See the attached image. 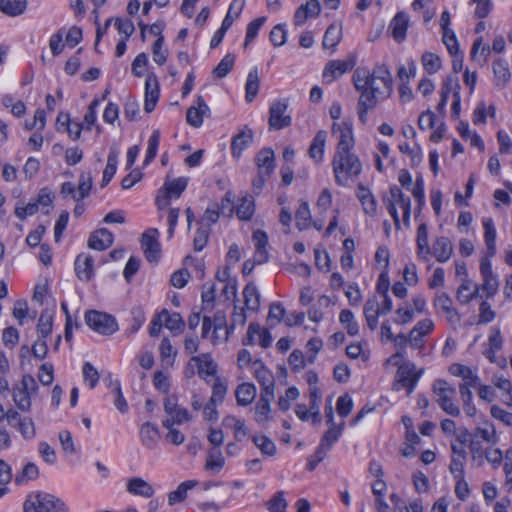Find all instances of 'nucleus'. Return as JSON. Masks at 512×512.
Here are the masks:
<instances>
[{
	"instance_id": "e433bc0d",
	"label": "nucleus",
	"mask_w": 512,
	"mask_h": 512,
	"mask_svg": "<svg viewBox=\"0 0 512 512\" xmlns=\"http://www.w3.org/2000/svg\"><path fill=\"white\" fill-rule=\"evenodd\" d=\"M342 31L341 28L336 26L335 24H331L327 30L325 31L322 46L325 49L331 48L335 49L336 46L341 41Z\"/></svg>"
},
{
	"instance_id": "c03bdc74",
	"label": "nucleus",
	"mask_w": 512,
	"mask_h": 512,
	"mask_svg": "<svg viewBox=\"0 0 512 512\" xmlns=\"http://www.w3.org/2000/svg\"><path fill=\"white\" fill-rule=\"evenodd\" d=\"M421 62L428 74H435L442 66L440 57L432 52L423 53Z\"/></svg>"
},
{
	"instance_id": "423d86ee",
	"label": "nucleus",
	"mask_w": 512,
	"mask_h": 512,
	"mask_svg": "<svg viewBox=\"0 0 512 512\" xmlns=\"http://www.w3.org/2000/svg\"><path fill=\"white\" fill-rule=\"evenodd\" d=\"M288 104L284 100H279L270 106L269 109V127L274 130H281L289 127L292 123L291 116L286 114Z\"/></svg>"
},
{
	"instance_id": "393cba45",
	"label": "nucleus",
	"mask_w": 512,
	"mask_h": 512,
	"mask_svg": "<svg viewBox=\"0 0 512 512\" xmlns=\"http://www.w3.org/2000/svg\"><path fill=\"white\" fill-rule=\"evenodd\" d=\"M127 491L133 495L151 498L155 491L152 485L140 477H134L127 482Z\"/></svg>"
},
{
	"instance_id": "6e6552de",
	"label": "nucleus",
	"mask_w": 512,
	"mask_h": 512,
	"mask_svg": "<svg viewBox=\"0 0 512 512\" xmlns=\"http://www.w3.org/2000/svg\"><path fill=\"white\" fill-rule=\"evenodd\" d=\"M159 232L156 228L146 230L141 237V247L149 262H157L160 258Z\"/></svg>"
},
{
	"instance_id": "338daca9",
	"label": "nucleus",
	"mask_w": 512,
	"mask_h": 512,
	"mask_svg": "<svg viewBox=\"0 0 512 512\" xmlns=\"http://www.w3.org/2000/svg\"><path fill=\"white\" fill-rule=\"evenodd\" d=\"M299 397V391L296 387H290L286 390L285 395L281 396L278 400V407L282 411H287L291 402Z\"/></svg>"
},
{
	"instance_id": "09e8293b",
	"label": "nucleus",
	"mask_w": 512,
	"mask_h": 512,
	"mask_svg": "<svg viewBox=\"0 0 512 512\" xmlns=\"http://www.w3.org/2000/svg\"><path fill=\"white\" fill-rule=\"evenodd\" d=\"M344 425L345 422L341 421L338 425L329 426V429L324 433L321 439V443L331 448L342 435Z\"/></svg>"
},
{
	"instance_id": "4c0bfd02",
	"label": "nucleus",
	"mask_w": 512,
	"mask_h": 512,
	"mask_svg": "<svg viewBox=\"0 0 512 512\" xmlns=\"http://www.w3.org/2000/svg\"><path fill=\"white\" fill-rule=\"evenodd\" d=\"M475 437H480L483 441L490 445H495L498 442L496 429L492 423L486 422L484 426H478L474 431Z\"/></svg>"
},
{
	"instance_id": "5fc2aeb1",
	"label": "nucleus",
	"mask_w": 512,
	"mask_h": 512,
	"mask_svg": "<svg viewBox=\"0 0 512 512\" xmlns=\"http://www.w3.org/2000/svg\"><path fill=\"white\" fill-rule=\"evenodd\" d=\"M211 319L213 322V334L211 336V341L213 344H217L220 340L218 331L226 327V314L224 311H217Z\"/></svg>"
},
{
	"instance_id": "79ce46f5",
	"label": "nucleus",
	"mask_w": 512,
	"mask_h": 512,
	"mask_svg": "<svg viewBox=\"0 0 512 512\" xmlns=\"http://www.w3.org/2000/svg\"><path fill=\"white\" fill-rule=\"evenodd\" d=\"M235 55L232 53H228L224 56V58L219 62V64L214 68L213 75L216 78H224L229 72L232 70L235 63Z\"/></svg>"
},
{
	"instance_id": "ea45409f",
	"label": "nucleus",
	"mask_w": 512,
	"mask_h": 512,
	"mask_svg": "<svg viewBox=\"0 0 512 512\" xmlns=\"http://www.w3.org/2000/svg\"><path fill=\"white\" fill-rule=\"evenodd\" d=\"M260 86V80L257 69H253L248 73L247 81H246V100L247 102H252L256 97Z\"/></svg>"
},
{
	"instance_id": "e2e57ef3",
	"label": "nucleus",
	"mask_w": 512,
	"mask_h": 512,
	"mask_svg": "<svg viewBox=\"0 0 512 512\" xmlns=\"http://www.w3.org/2000/svg\"><path fill=\"white\" fill-rule=\"evenodd\" d=\"M159 350L161 360L167 361L170 365H172L177 351L173 349V346L168 338L165 337L161 340Z\"/></svg>"
},
{
	"instance_id": "7ed1b4c3",
	"label": "nucleus",
	"mask_w": 512,
	"mask_h": 512,
	"mask_svg": "<svg viewBox=\"0 0 512 512\" xmlns=\"http://www.w3.org/2000/svg\"><path fill=\"white\" fill-rule=\"evenodd\" d=\"M24 512H69L66 504L59 498L36 493L27 497L23 504Z\"/></svg>"
},
{
	"instance_id": "7c9ffc66",
	"label": "nucleus",
	"mask_w": 512,
	"mask_h": 512,
	"mask_svg": "<svg viewBox=\"0 0 512 512\" xmlns=\"http://www.w3.org/2000/svg\"><path fill=\"white\" fill-rule=\"evenodd\" d=\"M27 8L26 0H0V11L8 16H19Z\"/></svg>"
},
{
	"instance_id": "a211bd4d",
	"label": "nucleus",
	"mask_w": 512,
	"mask_h": 512,
	"mask_svg": "<svg viewBox=\"0 0 512 512\" xmlns=\"http://www.w3.org/2000/svg\"><path fill=\"white\" fill-rule=\"evenodd\" d=\"M356 196L362 204L365 214L373 217L377 213V201L370 189L363 184H359Z\"/></svg>"
},
{
	"instance_id": "1a4fd4ad",
	"label": "nucleus",
	"mask_w": 512,
	"mask_h": 512,
	"mask_svg": "<svg viewBox=\"0 0 512 512\" xmlns=\"http://www.w3.org/2000/svg\"><path fill=\"white\" fill-rule=\"evenodd\" d=\"M354 65L355 61L353 59L331 60L324 68L323 79L328 83H331L344 73L352 70Z\"/></svg>"
},
{
	"instance_id": "c9c22d12",
	"label": "nucleus",
	"mask_w": 512,
	"mask_h": 512,
	"mask_svg": "<svg viewBox=\"0 0 512 512\" xmlns=\"http://www.w3.org/2000/svg\"><path fill=\"white\" fill-rule=\"evenodd\" d=\"M479 290L480 288L476 285L474 290L471 291V282L466 280L457 289L456 298L461 304H468L479 297Z\"/></svg>"
},
{
	"instance_id": "13d9d810",
	"label": "nucleus",
	"mask_w": 512,
	"mask_h": 512,
	"mask_svg": "<svg viewBox=\"0 0 512 512\" xmlns=\"http://www.w3.org/2000/svg\"><path fill=\"white\" fill-rule=\"evenodd\" d=\"M442 41L452 56L459 53L458 40L452 29L442 30Z\"/></svg>"
},
{
	"instance_id": "a19ab883",
	"label": "nucleus",
	"mask_w": 512,
	"mask_h": 512,
	"mask_svg": "<svg viewBox=\"0 0 512 512\" xmlns=\"http://www.w3.org/2000/svg\"><path fill=\"white\" fill-rule=\"evenodd\" d=\"M415 364L408 362L400 365L397 370V383L401 386L411 382L417 376Z\"/></svg>"
},
{
	"instance_id": "6ab92c4d",
	"label": "nucleus",
	"mask_w": 512,
	"mask_h": 512,
	"mask_svg": "<svg viewBox=\"0 0 512 512\" xmlns=\"http://www.w3.org/2000/svg\"><path fill=\"white\" fill-rule=\"evenodd\" d=\"M257 172L271 175L275 169V155L271 148L261 149L255 156Z\"/></svg>"
},
{
	"instance_id": "de8ad7c7",
	"label": "nucleus",
	"mask_w": 512,
	"mask_h": 512,
	"mask_svg": "<svg viewBox=\"0 0 512 512\" xmlns=\"http://www.w3.org/2000/svg\"><path fill=\"white\" fill-rule=\"evenodd\" d=\"M93 185L92 176L90 173L83 172L79 177L78 192L75 196V201L80 202L84 198L88 197L90 190Z\"/></svg>"
},
{
	"instance_id": "20e7f679",
	"label": "nucleus",
	"mask_w": 512,
	"mask_h": 512,
	"mask_svg": "<svg viewBox=\"0 0 512 512\" xmlns=\"http://www.w3.org/2000/svg\"><path fill=\"white\" fill-rule=\"evenodd\" d=\"M433 392L437 396V403L441 409L452 417L460 415L459 407L454 404L453 397L456 393L454 387L446 380L438 379L433 383Z\"/></svg>"
},
{
	"instance_id": "69168bd1",
	"label": "nucleus",
	"mask_w": 512,
	"mask_h": 512,
	"mask_svg": "<svg viewBox=\"0 0 512 512\" xmlns=\"http://www.w3.org/2000/svg\"><path fill=\"white\" fill-rule=\"evenodd\" d=\"M211 229L200 226L195 234L193 246L195 251H201L207 245Z\"/></svg>"
},
{
	"instance_id": "0eeeda50",
	"label": "nucleus",
	"mask_w": 512,
	"mask_h": 512,
	"mask_svg": "<svg viewBox=\"0 0 512 512\" xmlns=\"http://www.w3.org/2000/svg\"><path fill=\"white\" fill-rule=\"evenodd\" d=\"M188 179L180 177L173 180H167L164 184V194L158 195L156 198V204L159 209H163L168 206L170 198H179L182 192L186 189Z\"/></svg>"
},
{
	"instance_id": "412c9836",
	"label": "nucleus",
	"mask_w": 512,
	"mask_h": 512,
	"mask_svg": "<svg viewBox=\"0 0 512 512\" xmlns=\"http://www.w3.org/2000/svg\"><path fill=\"white\" fill-rule=\"evenodd\" d=\"M450 371L453 375L459 376L463 379V383L459 386H466V388L478 387L480 379L470 367L456 364L451 367Z\"/></svg>"
},
{
	"instance_id": "052dcab7",
	"label": "nucleus",
	"mask_w": 512,
	"mask_h": 512,
	"mask_svg": "<svg viewBox=\"0 0 512 512\" xmlns=\"http://www.w3.org/2000/svg\"><path fill=\"white\" fill-rule=\"evenodd\" d=\"M285 313V308L281 303H272L267 316V321L270 323V326L273 327L275 324L280 323Z\"/></svg>"
},
{
	"instance_id": "603ef678",
	"label": "nucleus",
	"mask_w": 512,
	"mask_h": 512,
	"mask_svg": "<svg viewBox=\"0 0 512 512\" xmlns=\"http://www.w3.org/2000/svg\"><path fill=\"white\" fill-rule=\"evenodd\" d=\"M253 443L261 450L262 454L273 456L276 453V445L267 436H253Z\"/></svg>"
},
{
	"instance_id": "9b49d317",
	"label": "nucleus",
	"mask_w": 512,
	"mask_h": 512,
	"mask_svg": "<svg viewBox=\"0 0 512 512\" xmlns=\"http://www.w3.org/2000/svg\"><path fill=\"white\" fill-rule=\"evenodd\" d=\"M321 5L319 0H308L305 4L299 6L294 14V24L300 26L309 18H314L320 14Z\"/></svg>"
},
{
	"instance_id": "37998d69",
	"label": "nucleus",
	"mask_w": 512,
	"mask_h": 512,
	"mask_svg": "<svg viewBox=\"0 0 512 512\" xmlns=\"http://www.w3.org/2000/svg\"><path fill=\"white\" fill-rule=\"evenodd\" d=\"M296 226L299 230H305L310 226V208L306 201H302L296 211Z\"/></svg>"
},
{
	"instance_id": "dca6fc26",
	"label": "nucleus",
	"mask_w": 512,
	"mask_h": 512,
	"mask_svg": "<svg viewBox=\"0 0 512 512\" xmlns=\"http://www.w3.org/2000/svg\"><path fill=\"white\" fill-rule=\"evenodd\" d=\"M140 439L143 446L151 450L155 449L160 440L158 427L151 422L143 423L140 427Z\"/></svg>"
},
{
	"instance_id": "c756f323",
	"label": "nucleus",
	"mask_w": 512,
	"mask_h": 512,
	"mask_svg": "<svg viewBox=\"0 0 512 512\" xmlns=\"http://www.w3.org/2000/svg\"><path fill=\"white\" fill-rule=\"evenodd\" d=\"M244 303L247 309L258 311L260 307V294L253 283H248L243 289Z\"/></svg>"
},
{
	"instance_id": "49530a36",
	"label": "nucleus",
	"mask_w": 512,
	"mask_h": 512,
	"mask_svg": "<svg viewBox=\"0 0 512 512\" xmlns=\"http://www.w3.org/2000/svg\"><path fill=\"white\" fill-rule=\"evenodd\" d=\"M225 459L220 450H211L208 453L205 469L218 473L224 466Z\"/></svg>"
},
{
	"instance_id": "8fccbe9b",
	"label": "nucleus",
	"mask_w": 512,
	"mask_h": 512,
	"mask_svg": "<svg viewBox=\"0 0 512 512\" xmlns=\"http://www.w3.org/2000/svg\"><path fill=\"white\" fill-rule=\"evenodd\" d=\"M492 68L498 84H505L509 80L511 74L506 61L497 59L493 62Z\"/></svg>"
},
{
	"instance_id": "0e129e2a",
	"label": "nucleus",
	"mask_w": 512,
	"mask_h": 512,
	"mask_svg": "<svg viewBox=\"0 0 512 512\" xmlns=\"http://www.w3.org/2000/svg\"><path fill=\"white\" fill-rule=\"evenodd\" d=\"M163 44L164 36L160 35L152 45L153 60L159 65H163L168 56L167 51L162 49Z\"/></svg>"
},
{
	"instance_id": "4d7b16f0",
	"label": "nucleus",
	"mask_w": 512,
	"mask_h": 512,
	"mask_svg": "<svg viewBox=\"0 0 512 512\" xmlns=\"http://www.w3.org/2000/svg\"><path fill=\"white\" fill-rule=\"evenodd\" d=\"M159 142H160V132H159V130H154L148 140V148H147V153H146V157L144 160L145 165L152 162L154 160V158L156 157Z\"/></svg>"
},
{
	"instance_id": "aec40b11",
	"label": "nucleus",
	"mask_w": 512,
	"mask_h": 512,
	"mask_svg": "<svg viewBox=\"0 0 512 512\" xmlns=\"http://www.w3.org/2000/svg\"><path fill=\"white\" fill-rule=\"evenodd\" d=\"M253 141V131L247 127L241 130L231 141V153L234 157L239 158L242 152Z\"/></svg>"
},
{
	"instance_id": "58836bf2",
	"label": "nucleus",
	"mask_w": 512,
	"mask_h": 512,
	"mask_svg": "<svg viewBox=\"0 0 512 512\" xmlns=\"http://www.w3.org/2000/svg\"><path fill=\"white\" fill-rule=\"evenodd\" d=\"M246 0H233L229 6L228 12L222 22V26L224 28L229 29L233 22L240 16L242 10L244 9Z\"/></svg>"
},
{
	"instance_id": "72a5a7b5",
	"label": "nucleus",
	"mask_w": 512,
	"mask_h": 512,
	"mask_svg": "<svg viewBox=\"0 0 512 512\" xmlns=\"http://www.w3.org/2000/svg\"><path fill=\"white\" fill-rule=\"evenodd\" d=\"M238 218L242 221H248L252 218L255 210L254 199L250 195L241 198L240 203L234 207Z\"/></svg>"
},
{
	"instance_id": "5701e85b",
	"label": "nucleus",
	"mask_w": 512,
	"mask_h": 512,
	"mask_svg": "<svg viewBox=\"0 0 512 512\" xmlns=\"http://www.w3.org/2000/svg\"><path fill=\"white\" fill-rule=\"evenodd\" d=\"M390 200L395 201V205L399 204L403 210V222L406 226L409 225L410 213H411V200L406 197L402 190L398 186H392L390 188Z\"/></svg>"
},
{
	"instance_id": "bf43d9fd",
	"label": "nucleus",
	"mask_w": 512,
	"mask_h": 512,
	"mask_svg": "<svg viewBox=\"0 0 512 512\" xmlns=\"http://www.w3.org/2000/svg\"><path fill=\"white\" fill-rule=\"evenodd\" d=\"M52 326V316L46 312L41 313L37 324V331L40 334V337L45 339L49 336L52 331Z\"/></svg>"
},
{
	"instance_id": "cd10ccee",
	"label": "nucleus",
	"mask_w": 512,
	"mask_h": 512,
	"mask_svg": "<svg viewBox=\"0 0 512 512\" xmlns=\"http://www.w3.org/2000/svg\"><path fill=\"white\" fill-rule=\"evenodd\" d=\"M416 245L418 257L422 260H427L431 254V248L428 244V229L425 223L418 226Z\"/></svg>"
},
{
	"instance_id": "2eb2a0df",
	"label": "nucleus",
	"mask_w": 512,
	"mask_h": 512,
	"mask_svg": "<svg viewBox=\"0 0 512 512\" xmlns=\"http://www.w3.org/2000/svg\"><path fill=\"white\" fill-rule=\"evenodd\" d=\"M453 253V245L448 237H438L433 243L431 254L440 263L448 261Z\"/></svg>"
},
{
	"instance_id": "6e6d98bb",
	"label": "nucleus",
	"mask_w": 512,
	"mask_h": 512,
	"mask_svg": "<svg viewBox=\"0 0 512 512\" xmlns=\"http://www.w3.org/2000/svg\"><path fill=\"white\" fill-rule=\"evenodd\" d=\"M288 503L284 497V491H278L267 503L270 512H286Z\"/></svg>"
},
{
	"instance_id": "f704fd0d",
	"label": "nucleus",
	"mask_w": 512,
	"mask_h": 512,
	"mask_svg": "<svg viewBox=\"0 0 512 512\" xmlns=\"http://www.w3.org/2000/svg\"><path fill=\"white\" fill-rule=\"evenodd\" d=\"M253 368L255 377L261 387L275 384L272 372L266 368L262 360H255Z\"/></svg>"
},
{
	"instance_id": "bb28decb",
	"label": "nucleus",
	"mask_w": 512,
	"mask_h": 512,
	"mask_svg": "<svg viewBox=\"0 0 512 512\" xmlns=\"http://www.w3.org/2000/svg\"><path fill=\"white\" fill-rule=\"evenodd\" d=\"M31 393L26 388L19 386L18 384L13 385L12 397L17 408L22 412H29L31 409Z\"/></svg>"
},
{
	"instance_id": "f03ea898",
	"label": "nucleus",
	"mask_w": 512,
	"mask_h": 512,
	"mask_svg": "<svg viewBox=\"0 0 512 512\" xmlns=\"http://www.w3.org/2000/svg\"><path fill=\"white\" fill-rule=\"evenodd\" d=\"M339 132V140L332 159L335 182L345 186L349 180L357 178L362 171V163L353 152L355 139L351 122L333 123L332 132Z\"/></svg>"
},
{
	"instance_id": "4468645a",
	"label": "nucleus",
	"mask_w": 512,
	"mask_h": 512,
	"mask_svg": "<svg viewBox=\"0 0 512 512\" xmlns=\"http://www.w3.org/2000/svg\"><path fill=\"white\" fill-rule=\"evenodd\" d=\"M191 361L197 364V373L202 379L207 380V376L216 375L217 365L213 362L210 353L193 356Z\"/></svg>"
},
{
	"instance_id": "864d4df0",
	"label": "nucleus",
	"mask_w": 512,
	"mask_h": 512,
	"mask_svg": "<svg viewBox=\"0 0 512 512\" xmlns=\"http://www.w3.org/2000/svg\"><path fill=\"white\" fill-rule=\"evenodd\" d=\"M38 474V467L34 463H28L24 466L21 473L16 475L15 483L18 485H22L23 483L29 480L36 479L38 477Z\"/></svg>"
},
{
	"instance_id": "4be33fe9",
	"label": "nucleus",
	"mask_w": 512,
	"mask_h": 512,
	"mask_svg": "<svg viewBox=\"0 0 512 512\" xmlns=\"http://www.w3.org/2000/svg\"><path fill=\"white\" fill-rule=\"evenodd\" d=\"M326 138L327 132L319 130L310 144L308 155L316 163H320L323 160Z\"/></svg>"
},
{
	"instance_id": "f3484780",
	"label": "nucleus",
	"mask_w": 512,
	"mask_h": 512,
	"mask_svg": "<svg viewBox=\"0 0 512 512\" xmlns=\"http://www.w3.org/2000/svg\"><path fill=\"white\" fill-rule=\"evenodd\" d=\"M409 25V17L405 12H398L390 23L392 37L398 43H401L406 38V32Z\"/></svg>"
},
{
	"instance_id": "2f4dec72",
	"label": "nucleus",
	"mask_w": 512,
	"mask_h": 512,
	"mask_svg": "<svg viewBox=\"0 0 512 512\" xmlns=\"http://www.w3.org/2000/svg\"><path fill=\"white\" fill-rule=\"evenodd\" d=\"M483 227H484V238H485V244L487 247V254L489 257H493L496 253V245H495V239H496V231L494 227L493 220L491 218H485L483 220Z\"/></svg>"
},
{
	"instance_id": "680f3d73",
	"label": "nucleus",
	"mask_w": 512,
	"mask_h": 512,
	"mask_svg": "<svg viewBox=\"0 0 512 512\" xmlns=\"http://www.w3.org/2000/svg\"><path fill=\"white\" fill-rule=\"evenodd\" d=\"M266 18L265 17H259L251 21L247 26V32H246V38L244 43V48H247L249 43L253 41L264 24Z\"/></svg>"
},
{
	"instance_id": "3c124183",
	"label": "nucleus",
	"mask_w": 512,
	"mask_h": 512,
	"mask_svg": "<svg viewBox=\"0 0 512 512\" xmlns=\"http://www.w3.org/2000/svg\"><path fill=\"white\" fill-rule=\"evenodd\" d=\"M459 392L463 401L466 415L469 417H474L476 415L477 409L472 403L473 394L471 392V388H466V386H459Z\"/></svg>"
},
{
	"instance_id": "f8f14e48",
	"label": "nucleus",
	"mask_w": 512,
	"mask_h": 512,
	"mask_svg": "<svg viewBox=\"0 0 512 512\" xmlns=\"http://www.w3.org/2000/svg\"><path fill=\"white\" fill-rule=\"evenodd\" d=\"M113 241V234L108 229L101 228L90 234L88 246L91 249L103 251L112 246Z\"/></svg>"
},
{
	"instance_id": "473e14b6",
	"label": "nucleus",
	"mask_w": 512,
	"mask_h": 512,
	"mask_svg": "<svg viewBox=\"0 0 512 512\" xmlns=\"http://www.w3.org/2000/svg\"><path fill=\"white\" fill-rule=\"evenodd\" d=\"M198 482L195 480H187L182 482L175 491H172L168 495V504L170 506L175 505L176 503L182 502L187 497L188 490H191L195 486H197Z\"/></svg>"
},
{
	"instance_id": "774afa93",
	"label": "nucleus",
	"mask_w": 512,
	"mask_h": 512,
	"mask_svg": "<svg viewBox=\"0 0 512 512\" xmlns=\"http://www.w3.org/2000/svg\"><path fill=\"white\" fill-rule=\"evenodd\" d=\"M483 277V283L481 285V289L486 293L487 297H492L498 291V280L494 274L485 275Z\"/></svg>"
},
{
	"instance_id": "c85d7f7f",
	"label": "nucleus",
	"mask_w": 512,
	"mask_h": 512,
	"mask_svg": "<svg viewBox=\"0 0 512 512\" xmlns=\"http://www.w3.org/2000/svg\"><path fill=\"white\" fill-rule=\"evenodd\" d=\"M235 396L239 406H247L256 397V387L250 383H242L237 387Z\"/></svg>"
},
{
	"instance_id": "b1692460",
	"label": "nucleus",
	"mask_w": 512,
	"mask_h": 512,
	"mask_svg": "<svg viewBox=\"0 0 512 512\" xmlns=\"http://www.w3.org/2000/svg\"><path fill=\"white\" fill-rule=\"evenodd\" d=\"M93 258L89 255L80 254L75 260V272L80 280L89 281L93 276Z\"/></svg>"
},
{
	"instance_id": "39448f33",
	"label": "nucleus",
	"mask_w": 512,
	"mask_h": 512,
	"mask_svg": "<svg viewBox=\"0 0 512 512\" xmlns=\"http://www.w3.org/2000/svg\"><path fill=\"white\" fill-rule=\"evenodd\" d=\"M85 323L93 331L109 336L118 330L116 319L104 312L89 310L85 313Z\"/></svg>"
},
{
	"instance_id": "a18cd8bd",
	"label": "nucleus",
	"mask_w": 512,
	"mask_h": 512,
	"mask_svg": "<svg viewBox=\"0 0 512 512\" xmlns=\"http://www.w3.org/2000/svg\"><path fill=\"white\" fill-rule=\"evenodd\" d=\"M202 310L211 311L216 299V286L214 283H205L202 286Z\"/></svg>"
},
{
	"instance_id": "9d476101",
	"label": "nucleus",
	"mask_w": 512,
	"mask_h": 512,
	"mask_svg": "<svg viewBox=\"0 0 512 512\" xmlns=\"http://www.w3.org/2000/svg\"><path fill=\"white\" fill-rule=\"evenodd\" d=\"M159 99V83L154 73L148 74L145 82V103L144 109L147 113H151Z\"/></svg>"
},
{
	"instance_id": "ddd939ff",
	"label": "nucleus",
	"mask_w": 512,
	"mask_h": 512,
	"mask_svg": "<svg viewBox=\"0 0 512 512\" xmlns=\"http://www.w3.org/2000/svg\"><path fill=\"white\" fill-rule=\"evenodd\" d=\"M197 106H191L186 112V121L189 125L198 128L203 123V116L210 111L202 96L197 97Z\"/></svg>"
},
{
	"instance_id": "f257e3e1",
	"label": "nucleus",
	"mask_w": 512,
	"mask_h": 512,
	"mask_svg": "<svg viewBox=\"0 0 512 512\" xmlns=\"http://www.w3.org/2000/svg\"><path fill=\"white\" fill-rule=\"evenodd\" d=\"M353 84L360 93L357 102V114L362 124L367 122V113L373 110L379 101L387 99L393 92V79L388 67L376 65L372 71L358 67L352 76Z\"/></svg>"
},
{
	"instance_id": "a878e982",
	"label": "nucleus",
	"mask_w": 512,
	"mask_h": 512,
	"mask_svg": "<svg viewBox=\"0 0 512 512\" xmlns=\"http://www.w3.org/2000/svg\"><path fill=\"white\" fill-rule=\"evenodd\" d=\"M160 317L165 318L164 319V325L167 329H169L173 335H179L183 332L185 327V322L182 318V316L177 313H169L167 309H163L160 312Z\"/></svg>"
}]
</instances>
